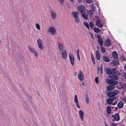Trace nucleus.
Masks as SVG:
<instances>
[{
    "label": "nucleus",
    "instance_id": "obj_22",
    "mask_svg": "<svg viewBox=\"0 0 126 126\" xmlns=\"http://www.w3.org/2000/svg\"><path fill=\"white\" fill-rule=\"evenodd\" d=\"M115 100L113 99L110 98L108 99L107 100V102L108 104L110 105L111 104L112 102Z\"/></svg>",
    "mask_w": 126,
    "mask_h": 126
},
{
    "label": "nucleus",
    "instance_id": "obj_24",
    "mask_svg": "<svg viewBox=\"0 0 126 126\" xmlns=\"http://www.w3.org/2000/svg\"><path fill=\"white\" fill-rule=\"evenodd\" d=\"M116 75L113 74L112 76L110 75L109 76V77L110 78H112L114 79L117 80L119 78Z\"/></svg>",
    "mask_w": 126,
    "mask_h": 126
},
{
    "label": "nucleus",
    "instance_id": "obj_12",
    "mask_svg": "<svg viewBox=\"0 0 126 126\" xmlns=\"http://www.w3.org/2000/svg\"><path fill=\"white\" fill-rule=\"evenodd\" d=\"M78 78L81 81L84 79V77L82 71L80 70L79 71V74H78Z\"/></svg>",
    "mask_w": 126,
    "mask_h": 126
},
{
    "label": "nucleus",
    "instance_id": "obj_35",
    "mask_svg": "<svg viewBox=\"0 0 126 126\" xmlns=\"http://www.w3.org/2000/svg\"><path fill=\"white\" fill-rule=\"evenodd\" d=\"M84 25L88 29H89V27L88 23L87 22L83 23Z\"/></svg>",
    "mask_w": 126,
    "mask_h": 126
},
{
    "label": "nucleus",
    "instance_id": "obj_47",
    "mask_svg": "<svg viewBox=\"0 0 126 126\" xmlns=\"http://www.w3.org/2000/svg\"><path fill=\"white\" fill-rule=\"evenodd\" d=\"M123 76H124V78L125 79H126V74L125 73H123Z\"/></svg>",
    "mask_w": 126,
    "mask_h": 126
},
{
    "label": "nucleus",
    "instance_id": "obj_58",
    "mask_svg": "<svg viewBox=\"0 0 126 126\" xmlns=\"http://www.w3.org/2000/svg\"><path fill=\"white\" fill-rule=\"evenodd\" d=\"M78 1L79 3H80L81 2V0H78Z\"/></svg>",
    "mask_w": 126,
    "mask_h": 126
},
{
    "label": "nucleus",
    "instance_id": "obj_8",
    "mask_svg": "<svg viewBox=\"0 0 126 126\" xmlns=\"http://www.w3.org/2000/svg\"><path fill=\"white\" fill-rule=\"evenodd\" d=\"M97 37L98 39V41L99 44L100 46H102L103 44V42L102 37L99 35L97 36Z\"/></svg>",
    "mask_w": 126,
    "mask_h": 126
},
{
    "label": "nucleus",
    "instance_id": "obj_43",
    "mask_svg": "<svg viewBox=\"0 0 126 126\" xmlns=\"http://www.w3.org/2000/svg\"><path fill=\"white\" fill-rule=\"evenodd\" d=\"M123 101L124 102H126V97H124L123 99Z\"/></svg>",
    "mask_w": 126,
    "mask_h": 126
},
{
    "label": "nucleus",
    "instance_id": "obj_23",
    "mask_svg": "<svg viewBox=\"0 0 126 126\" xmlns=\"http://www.w3.org/2000/svg\"><path fill=\"white\" fill-rule=\"evenodd\" d=\"M112 56L114 59H117L118 57V54L116 51H114L112 52Z\"/></svg>",
    "mask_w": 126,
    "mask_h": 126
},
{
    "label": "nucleus",
    "instance_id": "obj_44",
    "mask_svg": "<svg viewBox=\"0 0 126 126\" xmlns=\"http://www.w3.org/2000/svg\"><path fill=\"white\" fill-rule=\"evenodd\" d=\"M121 59L123 61H125V58L123 56H122L121 57Z\"/></svg>",
    "mask_w": 126,
    "mask_h": 126
},
{
    "label": "nucleus",
    "instance_id": "obj_28",
    "mask_svg": "<svg viewBox=\"0 0 126 126\" xmlns=\"http://www.w3.org/2000/svg\"><path fill=\"white\" fill-rule=\"evenodd\" d=\"M105 71L108 74L110 75L112 74V72L111 70L108 68H105Z\"/></svg>",
    "mask_w": 126,
    "mask_h": 126
},
{
    "label": "nucleus",
    "instance_id": "obj_7",
    "mask_svg": "<svg viewBox=\"0 0 126 126\" xmlns=\"http://www.w3.org/2000/svg\"><path fill=\"white\" fill-rule=\"evenodd\" d=\"M69 56L71 63L72 65H73L74 64V56L72 54L70 53L69 55Z\"/></svg>",
    "mask_w": 126,
    "mask_h": 126
},
{
    "label": "nucleus",
    "instance_id": "obj_17",
    "mask_svg": "<svg viewBox=\"0 0 126 126\" xmlns=\"http://www.w3.org/2000/svg\"><path fill=\"white\" fill-rule=\"evenodd\" d=\"M123 102L122 101H120L118 103L117 106L119 109H121L123 107Z\"/></svg>",
    "mask_w": 126,
    "mask_h": 126
},
{
    "label": "nucleus",
    "instance_id": "obj_64",
    "mask_svg": "<svg viewBox=\"0 0 126 126\" xmlns=\"http://www.w3.org/2000/svg\"><path fill=\"white\" fill-rule=\"evenodd\" d=\"M79 85H80V86H81V85L80 84V83Z\"/></svg>",
    "mask_w": 126,
    "mask_h": 126
},
{
    "label": "nucleus",
    "instance_id": "obj_63",
    "mask_svg": "<svg viewBox=\"0 0 126 126\" xmlns=\"http://www.w3.org/2000/svg\"><path fill=\"white\" fill-rule=\"evenodd\" d=\"M106 126H109L108 125H107L106 124Z\"/></svg>",
    "mask_w": 126,
    "mask_h": 126
},
{
    "label": "nucleus",
    "instance_id": "obj_56",
    "mask_svg": "<svg viewBox=\"0 0 126 126\" xmlns=\"http://www.w3.org/2000/svg\"><path fill=\"white\" fill-rule=\"evenodd\" d=\"M100 70L101 74H102L103 73V69H100Z\"/></svg>",
    "mask_w": 126,
    "mask_h": 126
},
{
    "label": "nucleus",
    "instance_id": "obj_45",
    "mask_svg": "<svg viewBox=\"0 0 126 126\" xmlns=\"http://www.w3.org/2000/svg\"><path fill=\"white\" fill-rule=\"evenodd\" d=\"M85 101L87 103H88L89 102V98H87L85 100Z\"/></svg>",
    "mask_w": 126,
    "mask_h": 126
},
{
    "label": "nucleus",
    "instance_id": "obj_6",
    "mask_svg": "<svg viewBox=\"0 0 126 126\" xmlns=\"http://www.w3.org/2000/svg\"><path fill=\"white\" fill-rule=\"evenodd\" d=\"M38 46L41 49H44V47L43 45V42L41 39H38L37 40Z\"/></svg>",
    "mask_w": 126,
    "mask_h": 126
},
{
    "label": "nucleus",
    "instance_id": "obj_61",
    "mask_svg": "<svg viewBox=\"0 0 126 126\" xmlns=\"http://www.w3.org/2000/svg\"><path fill=\"white\" fill-rule=\"evenodd\" d=\"M118 109V108L117 107H116L115 108V109L116 110H117Z\"/></svg>",
    "mask_w": 126,
    "mask_h": 126
},
{
    "label": "nucleus",
    "instance_id": "obj_27",
    "mask_svg": "<svg viewBox=\"0 0 126 126\" xmlns=\"http://www.w3.org/2000/svg\"><path fill=\"white\" fill-rule=\"evenodd\" d=\"M103 60L104 61L107 62H109V60L108 57L104 55L103 56Z\"/></svg>",
    "mask_w": 126,
    "mask_h": 126
},
{
    "label": "nucleus",
    "instance_id": "obj_5",
    "mask_svg": "<svg viewBox=\"0 0 126 126\" xmlns=\"http://www.w3.org/2000/svg\"><path fill=\"white\" fill-rule=\"evenodd\" d=\"M85 7L83 5H80L78 7V11L80 12L81 14L85 12Z\"/></svg>",
    "mask_w": 126,
    "mask_h": 126
},
{
    "label": "nucleus",
    "instance_id": "obj_52",
    "mask_svg": "<svg viewBox=\"0 0 126 126\" xmlns=\"http://www.w3.org/2000/svg\"><path fill=\"white\" fill-rule=\"evenodd\" d=\"M79 49L77 50V55H79Z\"/></svg>",
    "mask_w": 126,
    "mask_h": 126
},
{
    "label": "nucleus",
    "instance_id": "obj_39",
    "mask_svg": "<svg viewBox=\"0 0 126 126\" xmlns=\"http://www.w3.org/2000/svg\"><path fill=\"white\" fill-rule=\"evenodd\" d=\"M86 2L88 3H91L93 1V0H85Z\"/></svg>",
    "mask_w": 126,
    "mask_h": 126
},
{
    "label": "nucleus",
    "instance_id": "obj_54",
    "mask_svg": "<svg viewBox=\"0 0 126 126\" xmlns=\"http://www.w3.org/2000/svg\"><path fill=\"white\" fill-rule=\"evenodd\" d=\"M100 69H103V65L102 64L100 65Z\"/></svg>",
    "mask_w": 126,
    "mask_h": 126
},
{
    "label": "nucleus",
    "instance_id": "obj_48",
    "mask_svg": "<svg viewBox=\"0 0 126 126\" xmlns=\"http://www.w3.org/2000/svg\"><path fill=\"white\" fill-rule=\"evenodd\" d=\"M92 59V61H93V63H94V64H95V61L94 58Z\"/></svg>",
    "mask_w": 126,
    "mask_h": 126
},
{
    "label": "nucleus",
    "instance_id": "obj_19",
    "mask_svg": "<svg viewBox=\"0 0 126 126\" xmlns=\"http://www.w3.org/2000/svg\"><path fill=\"white\" fill-rule=\"evenodd\" d=\"M114 119L116 121H119L120 120V116L118 114H116L114 116Z\"/></svg>",
    "mask_w": 126,
    "mask_h": 126
},
{
    "label": "nucleus",
    "instance_id": "obj_57",
    "mask_svg": "<svg viewBox=\"0 0 126 126\" xmlns=\"http://www.w3.org/2000/svg\"><path fill=\"white\" fill-rule=\"evenodd\" d=\"M124 69L125 71H126V65L125 66Z\"/></svg>",
    "mask_w": 126,
    "mask_h": 126
},
{
    "label": "nucleus",
    "instance_id": "obj_10",
    "mask_svg": "<svg viewBox=\"0 0 126 126\" xmlns=\"http://www.w3.org/2000/svg\"><path fill=\"white\" fill-rule=\"evenodd\" d=\"M61 55L62 58L64 59H66L67 58V54L66 51L65 49L63 50L62 51Z\"/></svg>",
    "mask_w": 126,
    "mask_h": 126
},
{
    "label": "nucleus",
    "instance_id": "obj_25",
    "mask_svg": "<svg viewBox=\"0 0 126 126\" xmlns=\"http://www.w3.org/2000/svg\"><path fill=\"white\" fill-rule=\"evenodd\" d=\"M81 14L84 19L86 20L87 19L88 16L86 13H85V12H84L83 13Z\"/></svg>",
    "mask_w": 126,
    "mask_h": 126
},
{
    "label": "nucleus",
    "instance_id": "obj_18",
    "mask_svg": "<svg viewBox=\"0 0 126 126\" xmlns=\"http://www.w3.org/2000/svg\"><path fill=\"white\" fill-rule=\"evenodd\" d=\"M115 88V87L114 85H111L107 87V89L109 91H111Z\"/></svg>",
    "mask_w": 126,
    "mask_h": 126
},
{
    "label": "nucleus",
    "instance_id": "obj_32",
    "mask_svg": "<svg viewBox=\"0 0 126 126\" xmlns=\"http://www.w3.org/2000/svg\"><path fill=\"white\" fill-rule=\"evenodd\" d=\"M74 21L76 23H79L80 21V19L78 17L74 18Z\"/></svg>",
    "mask_w": 126,
    "mask_h": 126
},
{
    "label": "nucleus",
    "instance_id": "obj_33",
    "mask_svg": "<svg viewBox=\"0 0 126 126\" xmlns=\"http://www.w3.org/2000/svg\"><path fill=\"white\" fill-rule=\"evenodd\" d=\"M93 12L92 11L90 10L88 11V14H89L90 16H92L93 14Z\"/></svg>",
    "mask_w": 126,
    "mask_h": 126
},
{
    "label": "nucleus",
    "instance_id": "obj_55",
    "mask_svg": "<svg viewBox=\"0 0 126 126\" xmlns=\"http://www.w3.org/2000/svg\"><path fill=\"white\" fill-rule=\"evenodd\" d=\"M97 70H98V72H99V70H100V68L99 67H98Z\"/></svg>",
    "mask_w": 126,
    "mask_h": 126
},
{
    "label": "nucleus",
    "instance_id": "obj_11",
    "mask_svg": "<svg viewBox=\"0 0 126 126\" xmlns=\"http://www.w3.org/2000/svg\"><path fill=\"white\" fill-rule=\"evenodd\" d=\"M29 48L31 52L32 53H33L36 56H38V54L36 52V51L34 48L30 46H29Z\"/></svg>",
    "mask_w": 126,
    "mask_h": 126
},
{
    "label": "nucleus",
    "instance_id": "obj_38",
    "mask_svg": "<svg viewBox=\"0 0 126 126\" xmlns=\"http://www.w3.org/2000/svg\"><path fill=\"white\" fill-rule=\"evenodd\" d=\"M36 26L38 30H40V26L39 24L36 23Z\"/></svg>",
    "mask_w": 126,
    "mask_h": 126
},
{
    "label": "nucleus",
    "instance_id": "obj_53",
    "mask_svg": "<svg viewBox=\"0 0 126 126\" xmlns=\"http://www.w3.org/2000/svg\"><path fill=\"white\" fill-rule=\"evenodd\" d=\"M111 126H116L115 124L112 123L111 124Z\"/></svg>",
    "mask_w": 126,
    "mask_h": 126
},
{
    "label": "nucleus",
    "instance_id": "obj_14",
    "mask_svg": "<svg viewBox=\"0 0 126 126\" xmlns=\"http://www.w3.org/2000/svg\"><path fill=\"white\" fill-rule=\"evenodd\" d=\"M105 44L107 47L110 46L111 44V42L110 41V39H107L106 40L105 42Z\"/></svg>",
    "mask_w": 126,
    "mask_h": 126
},
{
    "label": "nucleus",
    "instance_id": "obj_40",
    "mask_svg": "<svg viewBox=\"0 0 126 126\" xmlns=\"http://www.w3.org/2000/svg\"><path fill=\"white\" fill-rule=\"evenodd\" d=\"M115 75L117 76H119L120 75V73L118 71H116V73H115Z\"/></svg>",
    "mask_w": 126,
    "mask_h": 126
},
{
    "label": "nucleus",
    "instance_id": "obj_49",
    "mask_svg": "<svg viewBox=\"0 0 126 126\" xmlns=\"http://www.w3.org/2000/svg\"><path fill=\"white\" fill-rule=\"evenodd\" d=\"M117 103V102L116 101H115L114 102L112 103V104L113 105H116Z\"/></svg>",
    "mask_w": 126,
    "mask_h": 126
},
{
    "label": "nucleus",
    "instance_id": "obj_60",
    "mask_svg": "<svg viewBox=\"0 0 126 126\" xmlns=\"http://www.w3.org/2000/svg\"><path fill=\"white\" fill-rule=\"evenodd\" d=\"M82 85H84V82H82Z\"/></svg>",
    "mask_w": 126,
    "mask_h": 126
},
{
    "label": "nucleus",
    "instance_id": "obj_4",
    "mask_svg": "<svg viewBox=\"0 0 126 126\" xmlns=\"http://www.w3.org/2000/svg\"><path fill=\"white\" fill-rule=\"evenodd\" d=\"M95 23L97 26L99 28H102L104 25L103 23L98 19H97Z\"/></svg>",
    "mask_w": 126,
    "mask_h": 126
},
{
    "label": "nucleus",
    "instance_id": "obj_59",
    "mask_svg": "<svg viewBox=\"0 0 126 126\" xmlns=\"http://www.w3.org/2000/svg\"><path fill=\"white\" fill-rule=\"evenodd\" d=\"M91 37L92 38V39H94V38L93 37V35L92 34V35H91Z\"/></svg>",
    "mask_w": 126,
    "mask_h": 126
},
{
    "label": "nucleus",
    "instance_id": "obj_16",
    "mask_svg": "<svg viewBox=\"0 0 126 126\" xmlns=\"http://www.w3.org/2000/svg\"><path fill=\"white\" fill-rule=\"evenodd\" d=\"M79 114L80 117L81 121H83V120L84 113L81 110H80L79 111Z\"/></svg>",
    "mask_w": 126,
    "mask_h": 126
},
{
    "label": "nucleus",
    "instance_id": "obj_42",
    "mask_svg": "<svg viewBox=\"0 0 126 126\" xmlns=\"http://www.w3.org/2000/svg\"><path fill=\"white\" fill-rule=\"evenodd\" d=\"M59 2H60L62 4L64 2V0H58Z\"/></svg>",
    "mask_w": 126,
    "mask_h": 126
},
{
    "label": "nucleus",
    "instance_id": "obj_46",
    "mask_svg": "<svg viewBox=\"0 0 126 126\" xmlns=\"http://www.w3.org/2000/svg\"><path fill=\"white\" fill-rule=\"evenodd\" d=\"M122 88H123L124 89H125L126 88V84L124 85L122 87Z\"/></svg>",
    "mask_w": 126,
    "mask_h": 126
},
{
    "label": "nucleus",
    "instance_id": "obj_20",
    "mask_svg": "<svg viewBox=\"0 0 126 126\" xmlns=\"http://www.w3.org/2000/svg\"><path fill=\"white\" fill-rule=\"evenodd\" d=\"M79 13L77 12H72V15L73 16L74 18H76L78 17Z\"/></svg>",
    "mask_w": 126,
    "mask_h": 126
},
{
    "label": "nucleus",
    "instance_id": "obj_51",
    "mask_svg": "<svg viewBox=\"0 0 126 126\" xmlns=\"http://www.w3.org/2000/svg\"><path fill=\"white\" fill-rule=\"evenodd\" d=\"M91 57L92 59L94 58V56L92 53H91Z\"/></svg>",
    "mask_w": 126,
    "mask_h": 126
},
{
    "label": "nucleus",
    "instance_id": "obj_9",
    "mask_svg": "<svg viewBox=\"0 0 126 126\" xmlns=\"http://www.w3.org/2000/svg\"><path fill=\"white\" fill-rule=\"evenodd\" d=\"M74 102L76 104V105L77 107L79 108H80V107L79 104L77 96V95H75L74 97Z\"/></svg>",
    "mask_w": 126,
    "mask_h": 126
},
{
    "label": "nucleus",
    "instance_id": "obj_29",
    "mask_svg": "<svg viewBox=\"0 0 126 126\" xmlns=\"http://www.w3.org/2000/svg\"><path fill=\"white\" fill-rule=\"evenodd\" d=\"M93 30L95 32L97 33H99L100 31V30L97 27L94 28Z\"/></svg>",
    "mask_w": 126,
    "mask_h": 126
},
{
    "label": "nucleus",
    "instance_id": "obj_50",
    "mask_svg": "<svg viewBox=\"0 0 126 126\" xmlns=\"http://www.w3.org/2000/svg\"><path fill=\"white\" fill-rule=\"evenodd\" d=\"M77 57L79 60L80 61V59L79 55H77Z\"/></svg>",
    "mask_w": 126,
    "mask_h": 126
},
{
    "label": "nucleus",
    "instance_id": "obj_13",
    "mask_svg": "<svg viewBox=\"0 0 126 126\" xmlns=\"http://www.w3.org/2000/svg\"><path fill=\"white\" fill-rule=\"evenodd\" d=\"M51 15L52 18L54 19H55L56 18V14L55 12L53 10L51 11Z\"/></svg>",
    "mask_w": 126,
    "mask_h": 126
},
{
    "label": "nucleus",
    "instance_id": "obj_15",
    "mask_svg": "<svg viewBox=\"0 0 126 126\" xmlns=\"http://www.w3.org/2000/svg\"><path fill=\"white\" fill-rule=\"evenodd\" d=\"M95 53L96 59L98 60H100L101 55L99 51L98 50H96Z\"/></svg>",
    "mask_w": 126,
    "mask_h": 126
},
{
    "label": "nucleus",
    "instance_id": "obj_2",
    "mask_svg": "<svg viewBox=\"0 0 126 126\" xmlns=\"http://www.w3.org/2000/svg\"><path fill=\"white\" fill-rule=\"evenodd\" d=\"M47 31L50 33L52 35H55L56 33V29L53 27H49L48 28Z\"/></svg>",
    "mask_w": 126,
    "mask_h": 126
},
{
    "label": "nucleus",
    "instance_id": "obj_41",
    "mask_svg": "<svg viewBox=\"0 0 126 126\" xmlns=\"http://www.w3.org/2000/svg\"><path fill=\"white\" fill-rule=\"evenodd\" d=\"M95 81L96 83H98L99 82V80L98 78L97 77H96L95 79Z\"/></svg>",
    "mask_w": 126,
    "mask_h": 126
},
{
    "label": "nucleus",
    "instance_id": "obj_26",
    "mask_svg": "<svg viewBox=\"0 0 126 126\" xmlns=\"http://www.w3.org/2000/svg\"><path fill=\"white\" fill-rule=\"evenodd\" d=\"M112 63L113 65L115 66L119 64V62L118 60H113Z\"/></svg>",
    "mask_w": 126,
    "mask_h": 126
},
{
    "label": "nucleus",
    "instance_id": "obj_3",
    "mask_svg": "<svg viewBox=\"0 0 126 126\" xmlns=\"http://www.w3.org/2000/svg\"><path fill=\"white\" fill-rule=\"evenodd\" d=\"M106 82L109 85H114L117 84L118 83L117 81L111 79H107Z\"/></svg>",
    "mask_w": 126,
    "mask_h": 126
},
{
    "label": "nucleus",
    "instance_id": "obj_21",
    "mask_svg": "<svg viewBox=\"0 0 126 126\" xmlns=\"http://www.w3.org/2000/svg\"><path fill=\"white\" fill-rule=\"evenodd\" d=\"M59 48L60 51H62L63 50L64 45L62 43H58Z\"/></svg>",
    "mask_w": 126,
    "mask_h": 126
},
{
    "label": "nucleus",
    "instance_id": "obj_1",
    "mask_svg": "<svg viewBox=\"0 0 126 126\" xmlns=\"http://www.w3.org/2000/svg\"><path fill=\"white\" fill-rule=\"evenodd\" d=\"M119 91L118 90H114L113 91L109 92L108 93L107 96L110 98L116 100L117 97L116 95H118L119 93Z\"/></svg>",
    "mask_w": 126,
    "mask_h": 126
},
{
    "label": "nucleus",
    "instance_id": "obj_62",
    "mask_svg": "<svg viewBox=\"0 0 126 126\" xmlns=\"http://www.w3.org/2000/svg\"><path fill=\"white\" fill-rule=\"evenodd\" d=\"M97 48L98 50L99 49V47L98 46H97Z\"/></svg>",
    "mask_w": 126,
    "mask_h": 126
},
{
    "label": "nucleus",
    "instance_id": "obj_34",
    "mask_svg": "<svg viewBox=\"0 0 126 126\" xmlns=\"http://www.w3.org/2000/svg\"><path fill=\"white\" fill-rule=\"evenodd\" d=\"M101 51L103 53L105 52V48L102 46L101 47Z\"/></svg>",
    "mask_w": 126,
    "mask_h": 126
},
{
    "label": "nucleus",
    "instance_id": "obj_36",
    "mask_svg": "<svg viewBox=\"0 0 126 126\" xmlns=\"http://www.w3.org/2000/svg\"><path fill=\"white\" fill-rule=\"evenodd\" d=\"M89 25L91 28H92L93 27L94 24L92 22H90Z\"/></svg>",
    "mask_w": 126,
    "mask_h": 126
},
{
    "label": "nucleus",
    "instance_id": "obj_37",
    "mask_svg": "<svg viewBox=\"0 0 126 126\" xmlns=\"http://www.w3.org/2000/svg\"><path fill=\"white\" fill-rule=\"evenodd\" d=\"M116 70V69L115 68H113L111 69V71L112 72H112L114 74L115 73Z\"/></svg>",
    "mask_w": 126,
    "mask_h": 126
},
{
    "label": "nucleus",
    "instance_id": "obj_30",
    "mask_svg": "<svg viewBox=\"0 0 126 126\" xmlns=\"http://www.w3.org/2000/svg\"><path fill=\"white\" fill-rule=\"evenodd\" d=\"M107 113L110 114L111 113V109L110 107V106H108L107 108Z\"/></svg>",
    "mask_w": 126,
    "mask_h": 126
},
{
    "label": "nucleus",
    "instance_id": "obj_31",
    "mask_svg": "<svg viewBox=\"0 0 126 126\" xmlns=\"http://www.w3.org/2000/svg\"><path fill=\"white\" fill-rule=\"evenodd\" d=\"M91 10L93 12H95V7L93 4L91 5L90 6Z\"/></svg>",
    "mask_w": 126,
    "mask_h": 126
}]
</instances>
